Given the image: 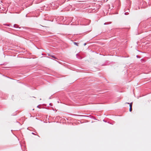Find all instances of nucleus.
Returning <instances> with one entry per match:
<instances>
[{
  "label": "nucleus",
  "mask_w": 151,
  "mask_h": 151,
  "mask_svg": "<svg viewBox=\"0 0 151 151\" xmlns=\"http://www.w3.org/2000/svg\"><path fill=\"white\" fill-rule=\"evenodd\" d=\"M132 102L130 104L129 106V111L131 112L132 110Z\"/></svg>",
  "instance_id": "f257e3e1"
},
{
  "label": "nucleus",
  "mask_w": 151,
  "mask_h": 151,
  "mask_svg": "<svg viewBox=\"0 0 151 151\" xmlns=\"http://www.w3.org/2000/svg\"><path fill=\"white\" fill-rule=\"evenodd\" d=\"M73 43L75 45H76L77 46H78V43L76 42H73Z\"/></svg>",
  "instance_id": "f03ea898"
},
{
  "label": "nucleus",
  "mask_w": 151,
  "mask_h": 151,
  "mask_svg": "<svg viewBox=\"0 0 151 151\" xmlns=\"http://www.w3.org/2000/svg\"><path fill=\"white\" fill-rule=\"evenodd\" d=\"M51 56L54 58L55 59H56V58L53 55H51Z\"/></svg>",
  "instance_id": "7ed1b4c3"
},
{
  "label": "nucleus",
  "mask_w": 151,
  "mask_h": 151,
  "mask_svg": "<svg viewBox=\"0 0 151 151\" xmlns=\"http://www.w3.org/2000/svg\"><path fill=\"white\" fill-rule=\"evenodd\" d=\"M126 104H130L129 103H126Z\"/></svg>",
  "instance_id": "20e7f679"
},
{
  "label": "nucleus",
  "mask_w": 151,
  "mask_h": 151,
  "mask_svg": "<svg viewBox=\"0 0 151 151\" xmlns=\"http://www.w3.org/2000/svg\"><path fill=\"white\" fill-rule=\"evenodd\" d=\"M84 45H86V44H84Z\"/></svg>",
  "instance_id": "39448f33"
}]
</instances>
